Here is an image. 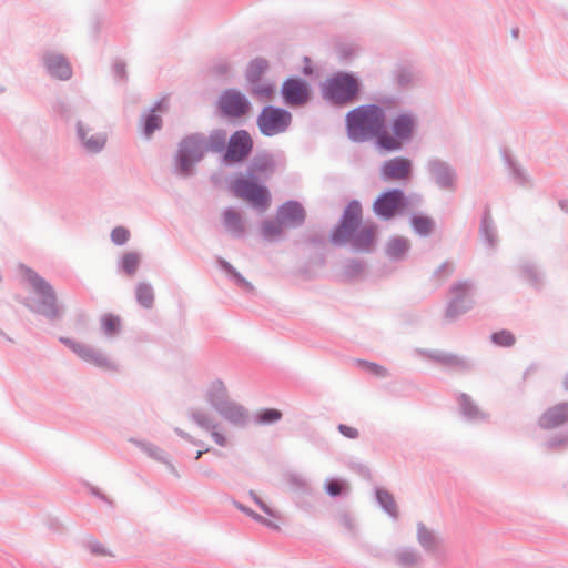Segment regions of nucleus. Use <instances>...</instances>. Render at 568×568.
Masks as SVG:
<instances>
[{
    "label": "nucleus",
    "mask_w": 568,
    "mask_h": 568,
    "mask_svg": "<svg viewBox=\"0 0 568 568\" xmlns=\"http://www.w3.org/2000/svg\"><path fill=\"white\" fill-rule=\"evenodd\" d=\"M378 232V225L375 222L363 224L362 203L358 200H352L331 230L329 241L337 247L347 246L353 253L371 254L376 248Z\"/></svg>",
    "instance_id": "f257e3e1"
},
{
    "label": "nucleus",
    "mask_w": 568,
    "mask_h": 568,
    "mask_svg": "<svg viewBox=\"0 0 568 568\" xmlns=\"http://www.w3.org/2000/svg\"><path fill=\"white\" fill-rule=\"evenodd\" d=\"M385 123L383 109L376 104H361L345 115V129L349 141L365 143L373 140L378 150L382 146Z\"/></svg>",
    "instance_id": "f03ea898"
},
{
    "label": "nucleus",
    "mask_w": 568,
    "mask_h": 568,
    "mask_svg": "<svg viewBox=\"0 0 568 568\" xmlns=\"http://www.w3.org/2000/svg\"><path fill=\"white\" fill-rule=\"evenodd\" d=\"M361 92V79L353 72L338 71L321 85L323 100L335 108H345L355 103Z\"/></svg>",
    "instance_id": "7ed1b4c3"
},
{
    "label": "nucleus",
    "mask_w": 568,
    "mask_h": 568,
    "mask_svg": "<svg viewBox=\"0 0 568 568\" xmlns=\"http://www.w3.org/2000/svg\"><path fill=\"white\" fill-rule=\"evenodd\" d=\"M417 124V118L412 111L396 113L389 121V129L384 124L381 151L403 150L413 140Z\"/></svg>",
    "instance_id": "20e7f679"
},
{
    "label": "nucleus",
    "mask_w": 568,
    "mask_h": 568,
    "mask_svg": "<svg viewBox=\"0 0 568 568\" xmlns=\"http://www.w3.org/2000/svg\"><path fill=\"white\" fill-rule=\"evenodd\" d=\"M292 113L277 105H265L256 118V125L262 135L271 138L285 133L292 125Z\"/></svg>",
    "instance_id": "39448f33"
},
{
    "label": "nucleus",
    "mask_w": 568,
    "mask_h": 568,
    "mask_svg": "<svg viewBox=\"0 0 568 568\" xmlns=\"http://www.w3.org/2000/svg\"><path fill=\"white\" fill-rule=\"evenodd\" d=\"M409 205L405 192L399 187L383 191L373 203L374 214L383 221H389L403 213Z\"/></svg>",
    "instance_id": "423d86ee"
},
{
    "label": "nucleus",
    "mask_w": 568,
    "mask_h": 568,
    "mask_svg": "<svg viewBox=\"0 0 568 568\" xmlns=\"http://www.w3.org/2000/svg\"><path fill=\"white\" fill-rule=\"evenodd\" d=\"M471 290L473 282L470 281H458L450 286L449 293L452 297L445 310L446 320L453 322L473 308Z\"/></svg>",
    "instance_id": "0eeeda50"
},
{
    "label": "nucleus",
    "mask_w": 568,
    "mask_h": 568,
    "mask_svg": "<svg viewBox=\"0 0 568 568\" xmlns=\"http://www.w3.org/2000/svg\"><path fill=\"white\" fill-rule=\"evenodd\" d=\"M280 94L286 106L301 108L311 101L312 87L306 79L291 75L282 82Z\"/></svg>",
    "instance_id": "6e6552de"
},
{
    "label": "nucleus",
    "mask_w": 568,
    "mask_h": 568,
    "mask_svg": "<svg viewBox=\"0 0 568 568\" xmlns=\"http://www.w3.org/2000/svg\"><path fill=\"white\" fill-rule=\"evenodd\" d=\"M425 168L432 181L440 190L454 191L456 189L457 172L448 162L439 158H432Z\"/></svg>",
    "instance_id": "1a4fd4ad"
},
{
    "label": "nucleus",
    "mask_w": 568,
    "mask_h": 568,
    "mask_svg": "<svg viewBox=\"0 0 568 568\" xmlns=\"http://www.w3.org/2000/svg\"><path fill=\"white\" fill-rule=\"evenodd\" d=\"M276 220L286 229H298L306 221V211L296 200H288L276 210Z\"/></svg>",
    "instance_id": "9d476101"
},
{
    "label": "nucleus",
    "mask_w": 568,
    "mask_h": 568,
    "mask_svg": "<svg viewBox=\"0 0 568 568\" xmlns=\"http://www.w3.org/2000/svg\"><path fill=\"white\" fill-rule=\"evenodd\" d=\"M412 170L413 163L408 158L395 156L383 162L379 174L384 181L407 180Z\"/></svg>",
    "instance_id": "9b49d317"
},
{
    "label": "nucleus",
    "mask_w": 568,
    "mask_h": 568,
    "mask_svg": "<svg viewBox=\"0 0 568 568\" xmlns=\"http://www.w3.org/2000/svg\"><path fill=\"white\" fill-rule=\"evenodd\" d=\"M212 405L217 413L230 423L237 425L244 423V410L232 402L223 392L219 389L211 398Z\"/></svg>",
    "instance_id": "f8f14e48"
},
{
    "label": "nucleus",
    "mask_w": 568,
    "mask_h": 568,
    "mask_svg": "<svg viewBox=\"0 0 568 568\" xmlns=\"http://www.w3.org/2000/svg\"><path fill=\"white\" fill-rule=\"evenodd\" d=\"M272 202V195L267 186L262 181H257L253 176V172L250 173V204L251 209H254L258 213L266 212Z\"/></svg>",
    "instance_id": "ddd939ff"
},
{
    "label": "nucleus",
    "mask_w": 568,
    "mask_h": 568,
    "mask_svg": "<svg viewBox=\"0 0 568 568\" xmlns=\"http://www.w3.org/2000/svg\"><path fill=\"white\" fill-rule=\"evenodd\" d=\"M200 142L194 138H189L183 141L179 151V170L181 174H189L191 166L194 162L199 161L202 156L199 150Z\"/></svg>",
    "instance_id": "4468645a"
},
{
    "label": "nucleus",
    "mask_w": 568,
    "mask_h": 568,
    "mask_svg": "<svg viewBox=\"0 0 568 568\" xmlns=\"http://www.w3.org/2000/svg\"><path fill=\"white\" fill-rule=\"evenodd\" d=\"M34 287L41 295V306L38 312L49 318H55L59 316V308L55 304V295L52 288L42 278H34Z\"/></svg>",
    "instance_id": "2eb2a0df"
},
{
    "label": "nucleus",
    "mask_w": 568,
    "mask_h": 568,
    "mask_svg": "<svg viewBox=\"0 0 568 568\" xmlns=\"http://www.w3.org/2000/svg\"><path fill=\"white\" fill-rule=\"evenodd\" d=\"M420 354L428 359L449 368H456L459 371H469L471 368V364L466 358L445 351L425 349L420 351Z\"/></svg>",
    "instance_id": "dca6fc26"
},
{
    "label": "nucleus",
    "mask_w": 568,
    "mask_h": 568,
    "mask_svg": "<svg viewBox=\"0 0 568 568\" xmlns=\"http://www.w3.org/2000/svg\"><path fill=\"white\" fill-rule=\"evenodd\" d=\"M248 152V134L246 131L235 132L229 142L225 153V161L227 163H235L243 160Z\"/></svg>",
    "instance_id": "f3484780"
},
{
    "label": "nucleus",
    "mask_w": 568,
    "mask_h": 568,
    "mask_svg": "<svg viewBox=\"0 0 568 568\" xmlns=\"http://www.w3.org/2000/svg\"><path fill=\"white\" fill-rule=\"evenodd\" d=\"M568 422V402L548 408L539 418L538 424L544 429L559 427Z\"/></svg>",
    "instance_id": "a211bd4d"
},
{
    "label": "nucleus",
    "mask_w": 568,
    "mask_h": 568,
    "mask_svg": "<svg viewBox=\"0 0 568 568\" xmlns=\"http://www.w3.org/2000/svg\"><path fill=\"white\" fill-rule=\"evenodd\" d=\"M275 171V161L272 154L263 152L257 153L251 159V172L257 181L268 179Z\"/></svg>",
    "instance_id": "6ab92c4d"
},
{
    "label": "nucleus",
    "mask_w": 568,
    "mask_h": 568,
    "mask_svg": "<svg viewBox=\"0 0 568 568\" xmlns=\"http://www.w3.org/2000/svg\"><path fill=\"white\" fill-rule=\"evenodd\" d=\"M245 108V100L237 92H225L220 99V109L229 116H240L244 114Z\"/></svg>",
    "instance_id": "aec40b11"
},
{
    "label": "nucleus",
    "mask_w": 568,
    "mask_h": 568,
    "mask_svg": "<svg viewBox=\"0 0 568 568\" xmlns=\"http://www.w3.org/2000/svg\"><path fill=\"white\" fill-rule=\"evenodd\" d=\"M410 250V242L404 236H392L385 245V254L393 262L404 261Z\"/></svg>",
    "instance_id": "412c9836"
},
{
    "label": "nucleus",
    "mask_w": 568,
    "mask_h": 568,
    "mask_svg": "<svg viewBox=\"0 0 568 568\" xmlns=\"http://www.w3.org/2000/svg\"><path fill=\"white\" fill-rule=\"evenodd\" d=\"M251 499L254 500V503L260 507L262 511H264L271 519L264 518L260 514L251 510V519L261 523L265 527H267L271 530L277 531L280 530V526L276 521L273 519H280V515L277 511L272 509L268 505H266L260 497H257L252 490H251Z\"/></svg>",
    "instance_id": "4be33fe9"
},
{
    "label": "nucleus",
    "mask_w": 568,
    "mask_h": 568,
    "mask_svg": "<svg viewBox=\"0 0 568 568\" xmlns=\"http://www.w3.org/2000/svg\"><path fill=\"white\" fill-rule=\"evenodd\" d=\"M393 557L400 568H417L423 562L420 552L413 547H402L395 550Z\"/></svg>",
    "instance_id": "5701e85b"
},
{
    "label": "nucleus",
    "mask_w": 568,
    "mask_h": 568,
    "mask_svg": "<svg viewBox=\"0 0 568 568\" xmlns=\"http://www.w3.org/2000/svg\"><path fill=\"white\" fill-rule=\"evenodd\" d=\"M479 233H480V236L484 240V242L489 247H495V245L497 244V241H498V236H497V230L495 226V222L490 215V209L488 205L485 206L484 212H483L480 226H479Z\"/></svg>",
    "instance_id": "b1692460"
},
{
    "label": "nucleus",
    "mask_w": 568,
    "mask_h": 568,
    "mask_svg": "<svg viewBox=\"0 0 568 568\" xmlns=\"http://www.w3.org/2000/svg\"><path fill=\"white\" fill-rule=\"evenodd\" d=\"M419 79V73L409 63H402L393 71L394 83L399 89H406Z\"/></svg>",
    "instance_id": "393cba45"
},
{
    "label": "nucleus",
    "mask_w": 568,
    "mask_h": 568,
    "mask_svg": "<svg viewBox=\"0 0 568 568\" xmlns=\"http://www.w3.org/2000/svg\"><path fill=\"white\" fill-rule=\"evenodd\" d=\"M458 404L462 415L467 420L483 422L487 418V415L479 409V407L474 403L471 397L466 393H460L458 395Z\"/></svg>",
    "instance_id": "a878e982"
},
{
    "label": "nucleus",
    "mask_w": 568,
    "mask_h": 568,
    "mask_svg": "<svg viewBox=\"0 0 568 568\" xmlns=\"http://www.w3.org/2000/svg\"><path fill=\"white\" fill-rule=\"evenodd\" d=\"M45 65L49 72L58 79L67 80L72 74L69 63L60 55L48 54L45 57Z\"/></svg>",
    "instance_id": "bb28decb"
},
{
    "label": "nucleus",
    "mask_w": 568,
    "mask_h": 568,
    "mask_svg": "<svg viewBox=\"0 0 568 568\" xmlns=\"http://www.w3.org/2000/svg\"><path fill=\"white\" fill-rule=\"evenodd\" d=\"M417 541L427 552H435L440 545L439 537L422 521L417 524Z\"/></svg>",
    "instance_id": "cd10ccee"
},
{
    "label": "nucleus",
    "mask_w": 568,
    "mask_h": 568,
    "mask_svg": "<svg viewBox=\"0 0 568 568\" xmlns=\"http://www.w3.org/2000/svg\"><path fill=\"white\" fill-rule=\"evenodd\" d=\"M61 342L68 345L74 353H77L81 358H83L87 362L101 366L106 363V358H104L102 355L98 354L93 349L82 344H79L68 338H61Z\"/></svg>",
    "instance_id": "c85d7f7f"
},
{
    "label": "nucleus",
    "mask_w": 568,
    "mask_h": 568,
    "mask_svg": "<svg viewBox=\"0 0 568 568\" xmlns=\"http://www.w3.org/2000/svg\"><path fill=\"white\" fill-rule=\"evenodd\" d=\"M375 497L377 504L386 514H388L394 519L398 518V509L396 501L388 490L381 487H376Z\"/></svg>",
    "instance_id": "c756f323"
},
{
    "label": "nucleus",
    "mask_w": 568,
    "mask_h": 568,
    "mask_svg": "<svg viewBox=\"0 0 568 568\" xmlns=\"http://www.w3.org/2000/svg\"><path fill=\"white\" fill-rule=\"evenodd\" d=\"M284 225L280 223V221L275 220H265L262 223V236L264 240L268 242H277L284 237Z\"/></svg>",
    "instance_id": "7c9ffc66"
},
{
    "label": "nucleus",
    "mask_w": 568,
    "mask_h": 568,
    "mask_svg": "<svg viewBox=\"0 0 568 568\" xmlns=\"http://www.w3.org/2000/svg\"><path fill=\"white\" fill-rule=\"evenodd\" d=\"M410 224L415 233L423 237L430 235L435 226L432 217L420 214H413Z\"/></svg>",
    "instance_id": "2f4dec72"
},
{
    "label": "nucleus",
    "mask_w": 568,
    "mask_h": 568,
    "mask_svg": "<svg viewBox=\"0 0 568 568\" xmlns=\"http://www.w3.org/2000/svg\"><path fill=\"white\" fill-rule=\"evenodd\" d=\"M506 163L509 170L510 178L517 185H529V175L516 161H514L509 155H506Z\"/></svg>",
    "instance_id": "473e14b6"
},
{
    "label": "nucleus",
    "mask_w": 568,
    "mask_h": 568,
    "mask_svg": "<svg viewBox=\"0 0 568 568\" xmlns=\"http://www.w3.org/2000/svg\"><path fill=\"white\" fill-rule=\"evenodd\" d=\"M282 412L276 408H263L253 416V422L257 425H273L282 419Z\"/></svg>",
    "instance_id": "72a5a7b5"
},
{
    "label": "nucleus",
    "mask_w": 568,
    "mask_h": 568,
    "mask_svg": "<svg viewBox=\"0 0 568 568\" xmlns=\"http://www.w3.org/2000/svg\"><path fill=\"white\" fill-rule=\"evenodd\" d=\"M373 104L383 109V118L386 121L387 115L394 113L400 105V98L393 94L378 95Z\"/></svg>",
    "instance_id": "f704fd0d"
},
{
    "label": "nucleus",
    "mask_w": 568,
    "mask_h": 568,
    "mask_svg": "<svg viewBox=\"0 0 568 568\" xmlns=\"http://www.w3.org/2000/svg\"><path fill=\"white\" fill-rule=\"evenodd\" d=\"M230 192L242 200H248V179L245 175L234 176L230 180Z\"/></svg>",
    "instance_id": "c9c22d12"
},
{
    "label": "nucleus",
    "mask_w": 568,
    "mask_h": 568,
    "mask_svg": "<svg viewBox=\"0 0 568 568\" xmlns=\"http://www.w3.org/2000/svg\"><path fill=\"white\" fill-rule=\"evenodd\" d=\"M90 130H84L82 126L79 128V134L83 140L85 148L91 152H97L101 150L105 144V136L102 134H91L89 135Z\"/></svg>",
    "instance_id": "e433bc0d"
},
{
    "label": "nucleus",
    "mask_w": 568,
    "mask_h": 568,
    "mask_svg": "<svg viewBox=\"0 0 568 568\" xmlns=\"http://www.w3.org/2000/svg\"><path fill=\"white\" fill-rule=\"evenodd\" d=\"M141 264V256L136 252H126L122 255L120 265L122 271L132 276L136 273Z\"/></svg>",
    "instance_id": "4c0bfd02"
},
{
    "label": "nucleus",
    "mask_w": 568,
    "mask_h": 568,
    "mask_svg": "<svg viewBox=\"0 0 568 568\" xmlns=\"http://www.w3.org/2000/svg\"><path fill=\"white\" fill-rule=\"evenodd\" d=\"M523 277L528 281L535 288L539 290L542 285V276L538 268L530 264L524 263L520 265Z\"/></svg>",
    "instance_id": "58836bf2"
},
{
    "label": "nucleus",
    "mask_w": 568,
    "mask_h": 568,
    "mask_svg": "<svg viewBox=\"0 0 568 568\" xmlns=\"http://www.w3.org/2000/svg\"><path fill=\"white\" fill-rule=\"evenodd\" d=\"M136 300L145 308H151L154 304V291L145 283L136 286Z\"/></svg>",
    "instance_id": "ea45409f"
},
{
    "label": "nucleus",
    "mask_w": 568,
    "mask_h": 568,
    "mask_svg": "<svg viewBox=\"0 0 568 568\" xmlns=\"http://www.w3.org/2000/svg\"><path fill=\"white\" fill-rule=\"evenodd\" d=\"M270 68V63L265 58H255L251 60V84L258 83L263 73Z\"/></svg>",
    "instance_id": "a19ab883"
},
{
    "label": "nucleus",
    "mask_w": 568,
    "mask_h": 568,
    "mask_svg": "<svg viewBox=\"0 0 568 568\" xmlns=\"http://www.w3.org/2000/svg\"><path fill=\"white\" fill-rule=\"evenodd\" d=\"M347 483L343 479L331 478L325 483V491L331 497H339L347 493Z\"/></svg>",
    "instance_id": "79ce46f5"
},
{
    "label": "nucleus",
    "mask_w": 568,
    "mask_h": 568,
    "mask_svg": "<svg viewBox=\"0 0 568 568\" xmlns=\"http://www.w3.org/2000/svg\"><path fill=\"white\" fill-rule=\"evenodd\" d=\"M101 326L106 335H114L121 328V318L114 314H105L101 317Z\"/></svg>",
    "instance_id": "37998d69"
},
{
    "label": "nucleus",
    "mask_w": 568,
    "mask_h": 568,
    "mask_svg": "<svg viewBox=\"0 0 568 568\" xmlns=\"http://www.w3.org/2000/svg\"><path fill=\"white\" fill-rule=\"evenodd\" d=\"M490 339L495 345L501 347H510L516 342L514 334L508 329H501L493 333Z\"/></svg>",
    "instance_id": "c03bdc74"
},
{
    "label": "nucleus",
    "mask_w": 568,
    "mask_h": 568,
    "mask_svg": "<svg viewBox=\"0 0 568 568\" xmlns=\"http://www.w3.org/2000/svg\"><path fill=\"white\" fill-rule=\"evenodd\" d=\"M545 447L549 452H556L568 447V434L560 433L547 439Z\"/></svg>",
    "instance_id": "a18cd8bd"
},
{
    "label": "nucleus",
    "mask_w": 568,
    "mask_h": 568,
    "mask_svg": "<svg viewBox=\"0 0 568 568\" xmlns=\"http://www.w3.org/2000/svg\"><path fill=\"white\" fill-rule=\"evenodd\" d=\"M335 50L342 62H348L355 58L358 48L352 43H338Z\"/></svg>",
    "instance_id": "49530a36"
},
{
    "label": "nucleus",
    "mask_w": 568,
    "mask_h": 568,
    "mask_svg": "<svg viewBox=\"0 0 568 568\" xmlns=\"http://www.w3.org/2000/svg\"><path fill=\"white\" fill-rule=\"evenodd\" d=\"M275 93V85L272 83L260 84L253 83L251 84V94L260 99H271Z\"/></svg>",
    "instance_id": "de8ad7c7"
},
{
    "label": "nucleus",
    "mask_w": 568,
    "mask_h": 568,
    "mask_svg": "<svg viewBox=\"0 0 568 568\" xmlns=\"http://www.w3.org/2000/svg\"><path fill=\"white\" fill-rule=\"evenodd\" d=\"M225 226L232 232H239L242 230V220L237 212L227 210L224 213Z\"/></svg>",
    "instance_id": "09e8293b"
},
{
    "label": "nucleus",
    "mask_w": 568,
    "mask_h": 568,
    "mask_svg": "<svg viewBox=\"0 0 568 568\" xmlns=\"http://www.w3.org/2000/svg\"><path fill=\"white\" fill-rule=\"evenodd\" d=\"M358 365L363 368H365L367 372H369L372 375L385 378L388 376V371L374 362H368L365 359H358Z\"/></svg>",
    "instance_id": "8fccbe9b"
},
{
    "label": "nucleus",
    "mask_w": 568,
    "mask_h": 568,
    "mask_svg": "<svg viewBox=\"0 0 568 568\" xmlns=\"http://www.w3.org/2000/svg\"><path fill=\"white\" fill-rule=\"evenodd\" d=\"M364 270V264L358 260H351L344 266V275L348 278H354L361 275Z\"/></svg>",
    "instance_id": "3c124183"
},
{
    "label": "nucleus",
    "mask_w": 568,
    "mask_h": 568,
    "mask_svg": "<svg viewBox=\"0 0 568 568\" xmlns=\"http://www.w3.org/2000/svg\"><path fill=\"white\" fill-rule=\"evenodd\" d=\"M161 123V118L156 114L152 113L148 115L144 123V134L149 138L155 130L160 129Z\"/></svg>",
    "instance_id": "603ef678"
},
{
    "label": "nucleus",
    "mask_w": 568,
    "mask_h": 568,
    "mask_svg": "<svg viewBox=\"0 0 568 568\" xmlns=\"http://www.w3.org/2000/svg\"><path fill=\"white\" fill-rule=\"evenodd\" d=\"M339 524L353 536L356 535L357 528L353 517L344 511L339 515Z\"/></svg>",
    "instance_id": "864d4df0"
},
{
    "label": "nucleus",
    "mask_w": 568,
    "mask_h": 568,
    "mask_svg": "<svg viewBox=\"0 0 568 568\" xmlns=\"http://www.w3.org/2000/svg\"><path fill=\"white\" fill-rule=\"evenodd\" d=\"M130 237V233L124 227H115L111 233L112 241L118 244L122 245L124 244Z\"/></svg>",
    "instance_id": "5fc2aeb1"
},
{
    "label": "nucleus",
    "mask_w": 568,
    "mask_h": 568,
    "mask_svg": "<svg viewBox=\"0 0 568 568\" xmlns=\"http://www.w3.org/2000/svg\"><path fill=\"white\" fill-rule=\"evenodd\" d=\"M290 484L292 487H294L303 493H307L310 490V486H308L307 481L301 476H297V475L292 476L290 478Z\"/></svg>",
    "instance_id": "6e6d98bb"
},
{
    "label": "nucleus",
    "mask_w": 568,
    "mask_h": 568,
    "mask_svg": "<svg viewBox=\"0 0 568 568\" xmlns=\"http://www.w3.org/2000/svg\"><path fill=\"white\" fill-rule=\"evenodd\" d=\"M337 429L344 437H347L349 439H356L359 436V432L356 428L345 424H339L337 426Z\"/></svg>",
    "instance_id": "4d7b16f0"
},
{
    "label": "nucleus",
    "mask_w": 568,
    "mask_h": 568,
    "mask_svg": "<svg viewBox=\"0 0 568 568\" xmlns=\"http://www.w3.org/2000/svg\"><path fill=\"white\" fill-rule=\"evenodd\" d=\"M353 469L362 476L364 479L371 480L372 479V473L369 468L364 464H355L353 466Z\"/></svg>",
    "instance_id": "13d9d810"
},
{
    "label": "nucleus",
    "mask_w": 568,
    "mask_h": 568,
    "mask_svg": "<svg viewBox=\"0 0 568 568\" xmlns=\"http://www.w3.org/2000/svg\"><path fill=\"white\" fill-rule=\"evenodd\" d=\"M304 61H305V63H306V64L303 67V69H302V73H303L304 75L310 77V75H312V74L314 73V69H313V67L310 64V63H311V59H310L308 57H304Z\"/></svg>",
    "instance_id": "bf43d9fd"
},
{
    "label": "nucleus",
    "mask_w": 568,
    "mask_h": 568,
    "mask_svg": "<svg viewBox=\"0 0 568 568\" xmlns=\"http://www.w3.org/2000/svg\"><path fill=\"white\" fill-rule=\"evenodd\" d=\"M194 419L197 422L199 425L203 426V427H209L210 426V422L206 419V417L204 416L203 413H196L194 414Z\"/></svg>",
    "instance_id": "052dcab7"
},
{
    "label": "nucleus",
    "mask_w": 568,
    "mask_h": 568,
    "mask_svg": "<svg viewBox=\"0 0 568 568\" xmlns=\"http://www.w3.org/2000/svg\"><path fill=\"white\" fill-rule=\"evenodd\" d=\"M225 268L229 270L233 274V276L239 285H242V286L246 285L245 280L243 277H241L237 273L231 271V267L229 265L225 264Z\"/></svg>",
    "instance_id": "680f3d73"
},
{
    "label": "nucleus",
    "mask_w": 568,
    "mask_h": 568,
    "mask_svg": "<svg viewBox=\"0 0 568 568\" xmlns=\"http://www.w3.org/2000/svg\"><path fill=\"white\" fill-rule=\"evenodd\" d=\"M212 436H213V438H214L216 444H219L220 446H224L225 445V438L220 433L213 432Z\"/></svg>",
    "instance_id": "e2e57ef3"
},
{
    "label": "nucleus",
    "mask_w": 568,
    "mask_h": 568,
    "mask_svg": "<svg viewBox=\"0 0 568 568\" xmlns=\"http://www.w3.org/2000/svg\"><path fill=\"white\" fill-rule=\"evenodd\" d=\"M558 204H559V207H560L565 213H568V200H559Z\"/></svg>",
    "instance_id": "0e129e2a"
},
{
    "label": "nucleus",
    "mask_w": 568,
    "mask_h": 568,
    "mask_svg": "<svg viewBox=\"0 0 568 568\" xmlns=\"http://www.w3.org/2000/svg\"><path fill=\"white\" fill-rule=\"evenodd\" d=\"M93 551L97 552V554H100V555H103V556H109L111 555V552L106 551L104 548L102 547H94L93 548Z\"/></svg>",
    "instance_id": "69168bd1"
},
{
    "label": "nucleus",
    "mask_w": 568,
    "mask_h": 568,
    "mask_svg": "<svg viewBox=\"0 0 568 568\" xmlns=\"http://www.w3.org/2000/svg\"><path fill=\"white\" fill-rule=\"evenodd\" d=\"M562 385H564V388L566 390H568V373L565 375L564 377V382H562Z\"/></svg>",
    "instance_id": "338daca9"
},
{
    "label": "nucleus",
    "mask_w": 568,
    "mask_h": 568,
    "mask_svg": "<svg viewBox=\"0 0 568 568\" xmlns=\"http://www.w3.org/2000/svg\"><path fill=\"white\" fill-rule=\"evenodd\" d=\"M447 266H448V263H447V262L443 263V264L438 267L437 273H440V272L445 271V268H446Z\"/></svg>",
    "instance_id": "774afa93"
}]
</instances>
